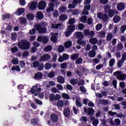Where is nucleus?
I'll list each match as a JSON object with an SVG mask.
<instances>
[{
    "mask_svg": "<svg viewBox=\"0 0 126 126\" xmlns=\"http://www.w3.org/2000/svg\"><path fill=\"white\" fill-rule=\"evenodd\" d=\"M114 64H115V59H112L109 61V66L113 67Z\"/></svg>",
    "mask_w": 126,
    "mask_h": 126,
    "instance_id": "obj_49",
    "label": "nucleus"
},
{
    "mask_svg": "<svg viewBox=\"0 0 126 126\" xmlns=\"http://www.w3.org/2000/svg\"><path fill=\"white\" fill-rule=\"evenodd\" d=\"M51 59V56L49 54H44L39 58V62H47Z\"/></svg>",
    "mask_w": 126,
    "mask_h": 126,
    "instance_id": "obj_8",
    "label": "nucleus"
},
{
    "mask_svg": "<svg viewBox=\"0 0 126 126\" xmlns=\"http://www.w3.org/2000/svg\"><path fill=\"white\" fill-rule=\"evenodd\" d=\"M102 20H103V21H107V19H109V17H108V15L107 14H104L102 17H101Z\"/></svg>",
    "mask_w": 126,
    "mask_h": 126,
    "instance_id": "obj_58",
    "label": "nucleus"
},
{
    "mask_svg": "<svg viewBox=\"0 0 126 126\" xmlns=\"http://www.w3.org/2000/svg\"><path fill=\"white\" fill-rule=\"evenodd\" d=\"M115 123V126H120V125H121V120H120V119H116L114 120Z\"/></svg>",
    "mask_w": 126,
    "mask_h": 126,
    "instance_id": "obj_61",
    "label": "nucleus"
},
{
    "mask_svg": "<svg viewBox=\"0 0 126 126\" xmlns=\"http://www.w3.org/2000/svg\"><path fill=\"white\" fill-rule=\"evenodd\" d=\"M37 69L38 70H39V71H42L43 69H44V64L40 63L38 65V66H37Z\"/></svg>",
    "mask_w": 126,
    "mask_h": 126,
    "instance_id": "obj_45",
    "label": "nucleus"
},
{
    "mask_svg": "<svg viewBox=\"0 0 126 126\" xmlns=\"http://www.w3.org/2000/svg\"><path fill=\"white\" fill-rule=\"evenodd\" d=\"M83 39H79L77 40V43L78 45H80L81 46H82V47H84L85 45L86 44V41L85 40H82Z\"/></svg>",
    "mask_w": 126,
    "mask_h": 126,
    "instance_id": "obj_19",
    "label": "nucleus"
},
{
    "mask_svg": "<svg viewBox=\"0 0 126 126\" xmlns=\"http://www.w3.org/2000/svg\"><path fill=\"white\" fill-rule=\"evenodd\" d=\"M98 42V40H97L95 38H92L90 39V43L91 44H93V45H95V44H97Z\"/></svg>",
    "mask_w": 126,
    "mask_h": 126,
    "instance_id": "obj_33",
    "label": "nucleus"
},
{
    "mask_svg": "<svg viewBox=\"0 0 126 126\" xmlns=\"http://www.w3.org/2000/svg\"><path fill=\"white\" fill-rule=\"evenodd\" d=\"M31 43L26 39L22 40L18 43V47L20 50L23 51H26V50H29L30 49V46Z\"/></svg>",
    "mask_w": 126,
    "mask_h": 126,
    "instance_id": "obj_1",
    "label": "nucleus"
},
{
    "mask_svg": "<svg viewBox=\"0 0 126 126\" xmlns=\"http://www.w3.org/2000/svg\"><path fill=\"white\" fill-rule=\"evenodd\" d=\"M61 99V95L56 94H51L49 96V100L53 102V101H56L57 100H60Z\"/></svg>",
    "mask_w": 126,
    "mask_h": 126,
    "instance_id": "obj_5",
    "label": "nucleus"
},
{
    "mask_svg": "<svg viewBox=\"0 0 126 126\" xmlns=\"http://www.w3.org/2000/svg\"><path fill=\"white\" fill-rule=\"evenodd\" d=\"M34 78L36 80H40V79H42L43 78V74L41 72H37L35 73Z\"/></svg>",
    "mask_w": 126,
    "mask_h": 126,
    "instance_id": "obj_13",
    "label": "nucleus"
},
{
    "mask_svg": "<svg viewBox=\"0 0 126 126\" xmlns=\"http://www.w3.org/2000/svg\"><path fill=\"white\" fill-rule=\"evenodd\" d=\"M20 23L22 24V25H26L27 22L26 19H22L20 20Z\"/></svg>",
    "mask_w": 126,
    "mask_h": 126,
    "instance_id": "obj_63",
    "label": "nucleus"
},
{
    "mask_svg": "<svg viewBox=\"0 0 126 126\" xmlns=\"http://www.w3.org/2000/svg\"><path fill=\"white\" fill-rule=\"evenodd\" d=\"M37 40L39 43L42 42L43 44H47L49 42V38L46 36H39L37 38Z\"/></svg>",
    "mask_w": 126,
    "mask_h": 126,
    "instance_id": "obj_4",
    "label": "nucleus"
},
{
    "mask_svg": "<svg viewBox=\"0 0 126 126\" xmlns=\"http://www.w3.org/2000/svg\"><path fill=\"white\" fill-rule=\"evenodd\" d=\"M56 85V83L55 82L53 81H51L49 82V85H47V88H50V86H55Z\"/></svg>",
    "mask_w": 126,
    "mask_h": 126,
    "instance_id": "obj_52",
    "label": "nucleus"
},
{
    "mask_svg": "<svg viewBox=\"0 0 126 126\" xmlns=\"http://www.w3.org/2000/svg\"><path fill=\"white\" fill-rule=\"evenodd\" d=\"M51 41L53 42V43H56L57 41H58V33H54L51 37Z\"/></svg>",
    "mask_w": 126,
    "mask_h": 126,
    "instance_id": "obj_18",
    "label": "nucleus"
},
{
    "mask_svg": "<svg viewBox=\"0 0 126 126\" xmlns=\"http://www.w3.org/2000/svg\"><path fill=\"white\" fill-rule=\"evenodd\" d=\"M58 51L59 53H63V51H64V48L63 47V45H60L59 46Z\"/></svg>",
    "mask_w": 126,
    "mask_h": 126,
    "instance_id": "obj_44",
    "label": "nucleus"
},
{
    "mask_svg": "<svg viewBox=\"0 0 126 126\" xmlns=\"http://www.w3.org/2000/svg\"><path fill=\"white\" fill-rule=\"evenodd\" d=\"M88 115H89V116L94 115V110L93 108L90 107L88 108Z\"/></svg>",
    "mask_w": 126,
    "mask_h": 126,
    "instance_id": "obj_31",
    "label": "nucleus"
},
{
    "mask_svg": "<svg viewBox=\"0 0 126 126\" xmlns=\"http://www.w3.org/2000/svg\"><path fill=\"white\" fill-rule=\"evenodd\" d=\"M40 64V63L38 61H35L33 63V66L34 68H36V67H37L38 65Z\"/></svg>",
    "mask_w": 126,
    "mask_h": 126,
    "instance_id": "obj_62",
    "label": "nucleus"
},
{
    "mask_svg": "<svg viewBox=\"0 0 126 126\" xmlns=\"http://www.w3.org/2000/svg\"><path fill=\"white\" fill-rule=\"evenodd\" d=\"M60 21H64L67 19V15L66 14H62L59 16Z\"/></svg>",
    "mask_w": 126,
    "mask_h": 126,
    "instance_id": "obj_21",
    "label": "nucleus"
},
{
    "mask_svg": "<svg viewBox=\"0 0 126 126\" xmlns=\"http://www.w3.org/2000/svg\"><path fill=\"white\" fill-rule=\"evenodd\" d=\"M74 23H75V19L71 18L68 21V24L70 25H74Z\"/></svg>",
    "mask_w": 126,
    "mask_h": 126,
    "instance_id": "obj_40",
    "label": "nucleus"
},
{
    "mask_svg": "<svg viewBox=\"0 0 126 126\" xmlns=\"http://www.w3.org/2000/svg\"><path fill=\"white\" fill-rule=\"evenodd\" d=\"M104 11L106 13H108V11L111 10V5L109 4H106L105 6H104Z\"/></svg>",
    "mask_w": 126,
    "mask_h": 126,
    "instance_id": "obj_29",
    "label": "nucleus"
},
{
    "mask_svg": "<svg viewBox=\"0 0 126 126\" xmlns=\"http://www.w3.org/2000/svg\"><path fill=\"white\" fill-rule=\"evenodd\" d=\"M47 2L44 0L40 1L38 4V8L39 10H44L46 8Z\"/></svg>",
    "mask_w": 126,
    "mask_h": 126,
    "instance_id": "obj_6",
    "label": "nucleus"
},
{
    "mask_svg": "<svg viewBox=\"0 0 126 126\" xmlns=\"http://www.w3.org/2000/svg\"><path fill=\"white\" fill-rule=\"evenodd\" d=\"M55 75L56 72H55L54 71L49 72L48 74V76L49 77V78H53V77H55Z\"/></svg>",
    "mask_w": 126,
    "mask_h": 126,
    "instance_id": "obj_37",
    "label": "nucleus"
},
{
    "mask_svg": "<svg viewBox=\"0 0 126 126\" xmlns=\"http://www.w3.org/2000/svg\"><path fill=\"white\" fill-rule=\"evenodd\" d=\"M100 103H101L103 105H108L109 104V102L108 101L104 99H100L99 100Z\"/></svg>",
    "mask_w": 126,
    "mask_h": 126,
    "instance_id": "obj_55",
    "label": "nucleus"
},
{
    "mask_svg": "<svg viewBox=\"0 0 126 126\" xmlns=\"http://www.w3.org/2000/svg\"><path fill=\"white\" fill-rule=\"evenodd\" d=\"M125 6L124 3H120L117 5V9L118 10H124L125 9Z\"/></svg>",
    "mask_w": 126,
    "mask_h": 126,
    "instance_id": "obj_24",
    "label": "nucleus"
},
{
    "mask_svg": "<svg viewBox=\"0 0 126 126\" xmlns=\"http://www.w3.org/2000/svg\"><path fill=\"white\" fill-rule=\"evenodd\" d=\"M27 18L28 20H33L34 19V14L29 13L27 15Z\"/></svg>",
    "mask_w": 126,
    "mask_h": 126,
    "instance_id": "obj_35",
    "label": "nucleus"
},
{
    "mask_svg": "<svg viewBox=\"0 0 126 126\" xmlns=\"http://www.w3.org/2000/svg\"><path fill=\"white\" fill-rule=\"evenodd\" d=\"M44 67L45 69L49 70L52 67V64L50 63H46L44 65Z\"/></svg>",
    "mask_w": 126,
    "mask_h": 126,
    "instance_id": "obj_42",
    "label": "nucleus"
},
{
    "mask_svg": "<svg viewBox=\"0 0 126 126\" xmlns=\"http://www.w3.org/2000/svg\"><path fill=\"white\" fill-rule=\"evenodd\" d=\"M126 30V25H124L121 26V29H120V32L121 33H125V31Z\"/></svg>",
    "mask_w": 126,
    "mask_h": 126,
    "instance_id": "obj_53",
    "label": "nucleus"
},
{
    "mask_svg": "<svg viewBox=\"0 0 126 126\" xmlns=\"http://www.w3.org/2000/svg\"><path fill=\"white\" fill-rule=\"evenodd\" d=\"M11 63L13 64H18L19 61L17 59H13L11 61Z\"/></svg>",
    "mask_w": 126,
    "mask_h": 126,
    "instance_id": "obj_51",
    "label": "nucleus"
},
{
    "mask_svg": "<svg viewBox=\"0 0 126 126\" xmlns=\"http://www.w3.org/2000/svg\"><path fill=\"white\" fill-rule=\"evenodd\" d=\"M113 75L114 76H118V78H120V79H125L126 78V74H121V72L118 71L116 72H114L113 73Z\"/></svg>",
    "mask_w": 126,
    "mask_h": 126,
    "instance_id": "obj_10",
    "label": "nucleus"
},
{
    "mask_svg": "<svg viewBox=\"0 0 126 126\" xmlns=\"http://www.w3.org/2000/svg\"><path fill=\"white\" fill-rule=\"evenodd\" d=\"M113 21L114 23H119L121 21V17L119 16L116 15L113 17Z\"/></svg>",
    "mask_w": 126,
    "mask_h": 126,
    "instance_id": "obj_22",
    "label": "nucleus"
},
{
    "mask_svg": "<svg viewBox=\"0 0 126 126\" xmlns=\"http://www.w3.org/2000/svg\"><path fill=\"white\" fill-rule=\"evenodd\" d=\"M50 118L52 123H57L59 121V116L57 114H52L50 115Z\"/></svg>",
    "mask_w": 126,
    "mask_h": 126,
    "instance_id": "obj_12",
    "label": "nucleus"
},
{
    "mask_svg": "<svg viewBox=\"0 0 126 126\" xmlns=\"http://www.w3.org/2000/svg\"><path fill=\"white\" fill-rule=\"evenodd\" d=\"M38 122H39L38 119L33 118L31 120V123L32 126H37L38 125Z\"/></svg>",
    "mask_w": 126,
    "mask_h": 126,
    "instance_id": "obj_26",
    "label": "nucleus"
},
{
    "mask_svg": "<svg viewBox=\"0 0 126 126\" xmlns=\"http://www.w3.org/2000/svg\"><path fill=\"white\" fill-rule=\"evenodd\" d=\"M84 34L85 36H90L92 37L95 35V32L93 31H89V29L84 30Z\"/></svg>",
    "mask_w": 126,
    "mask_h": 126,
    "instance_id": "obj_9",
    "label": "nucleus"
},
{
    "mask_svg": "<svg viewBox=\"0 0 126 126\" xmlns=\"http://www.w3.org/2000/svg\"><path fill=\"white\" fill-rule=\"evenodd\" d=\"M68 31L73 33L74 32V30H75V26L70 25L67 26Z\"/></svg>",
    "mask_w": 126,
    "mask_h": 126,
    "instance_id": "obj_23",
    "label": "nucleus"
},
{
    "mask_svg": "<svg viewBox=\"0 0 126 126\" xmlns=\"http://www.w3.org/2000/svg\"><path fill=\"white\" fill-rule=\"evenodd\" d=\"M2 20H5V19H9L10 18V14H5L2 15Z\"/></svg>",
    "mask_w": 126,
    "mask_h": 126,
    "instance_id": "obj_34",
    "label": "nucleus"
},
{
    "mask_svg": "<svg viewBox=\"0 0 126 126\" xmlns=\"http://www.w3.org/2000/svg\"><path fill=\"white\" fill-rule=\"evenodd\" d=\"M63 115L66 118L70 116V109L68 107H65L63 111Z\"/></svg>",
    "mask_w": 126,
    "mask_h": 126,
    "instance_id": "obj_11",
    "label": "nucleus"
},
{
    "mask_svg": "<svg viewBox=\"0 0 126 126\" xmlns=\"http://www.w3.org/2000/svg\"><path fill=\"white\" fill-rule=\"evenodd\" d=\"M62 25V24H52L51 28H53V29H59V27Z\"/></svg>",
    "mask_w": 126,
    "mask_h": 126,
    "instance_id": "obj_36",
    "label": "nucleus"
},
{
    "mask_svg": "<svg viewBox=\"0 0 126 126\" xmlns=\"http://www.w3.org/2000/svg\"><path fill=\"white\" fill-rule=\"evenodd\" d=\"M79 57V55L78 54H74L71 56V59L73 61H75Z\"/></svg>",
    "mask_w": 126,
    "mask_h": 126,
    "instance_id": "obj_39",
    "label": "nucleus"
},
{
    "mask_svg": "<svg viewBox=\"0 0 126 126\" xmlns=\"http://www.w3.org/2000/svg\"><path fill=\"white\" fill-rule=\"evenodd\" d=\"M117 48L118 50H119V51H121L122 50H123V48H124L123 43H118L117 45Z\"/></svg>",
    "mask_w": 126,
    "mask_h": 126,
    "instance_id": "obj_60",
    "label": "nucleus"
},
{
    "mask_svg": "<svg viewBox=\"0 0 126 126\" xmlns=\"http://www.w3.org/2000/svg\"><path fill=\"white\" fill-rule=\"evenodd\" d=\"M125 62L123 61V60H120L118 62L117 65L119 67L121 68L122 66H123V63H124Z\"/></svg>",
    "mask_w": 126,
    "mask_h": 126,
    "instance_id": "obj_59",
    "label": "nucleus"
},
{
    "mask_svg": "<svg viewBox=\"0 0 126 126\" xmlns=\"http://www.w3.org/2000/svg\"><path fill=\"white\" fill-rule=\"evenodd\" d=\"M37 6L38 3L35 1H32L29 3V7L30 10H35V9H37Z\"/></svg>",
    "mask_w": 126,
    "mask_h": 126,
    "instance_id": "obj_7",
    "label": "nucleus"
},
{
    "mask_svg": "<svg viewBox=\"0 0 126 126\" xmlns=\"http://www.w3.org/2000/svg\"><path fill=\"white\" fill-rule=\"evenodd\" d=\"M11 35L12 36L11 40H15V39H16V38H17V34H16V32L11 33Z\"/></svg>",
    "mask_w": 126,
    "mask_h": 126,
    "instance_id": "obj_56",
    "label": "nucleus"
},
{
    "mask_svg": "<svg viewBox=\"0 0 126 126\" xmlns=\"http://www.w3.org/2000/svg\"><path fill=\"white\" fill-rule=\"evenodd\" d=\"M80 22H83V23H86V21L87 20V16H82L79 19Z\"/></svg>",
    "mask_w": 126,
    "mask_h": 126,
    "instance_id": "obj_30",
    "label": "nucleus"
},
{
    "mask_svg": "<svg viewBox=\"0 0 126 126\" xmlns=\"http://www.w3.org/2000/svg\"><path fill=\"white\" fill-rule=\"evenodd\" d=\"M62 97L64 99H69V95H68L66 94H64V93L63 94H62Z\"/></svg>",
    "mask_w": 126,
    "mask_h": 126,
    "instance_id": "obj_64",
    "label": "nucleus"
},
{
    "mask_svg": "<svg viewBox=\"0 0 126 126\" xmlns=\"http://www.w3.org/2000/svg\"><path fill=\"white\" fill-rule=\"evenodd\" d=\"M57 105L59 108H63V105H64V103L63 102V101L59 100L57 102Z\"/></svg>",
    "mask_w": 126,
    "mask_h": 126,
    "instance_id": "obj_27",
    "label": "nucleus"
},
{
    "mask_svg": "<svg viewBox=\"0 0 126 126\" xmlns=\"http://www.w3.org/2000/svg\"><path fill=\"white\" fill-rule=\"evenodd\" d=\"M53 49V47H52L51 46L48 45L45 47L44 49V52H50V51H52V49Z\"/></svg>",
    "mask_w": 126,
    "mask_h": 126,
    "instance_id": "obj_38",
    "label": "nucleus"
},
{
    "mask_svg": "<svg viewBox=\"0 0 126 126\" xmlns=\"http://www.w3.org/2000/svg\"><path fill=\"white\" fill-rule=\"evenodd\" d=\"M34 28L36 31H38L39 34H43L47 32V29L45 27L42 28L39 23L35 24Z\"/></svg>",
    "mask_w": 126,
    "mask_h": 126,
    "instance_id": "obj_2",
    "label": "nucleus"
},
{
    "mask_svg": "<svg viewBox=\"0 0 126 126\" xmlns=\"http://www.w3.org/2000/svg\"><path fill=\"white\" fill-rule=\"evenodd\" d=\"M11 70H12V71H14V70H16L17 71H20V67H19V66H18V65H17L16 67L13 66L11 68Z\"/></svg>",
    "mask_w": 126,
    "mask_h": 126,
    "instance_id": "obj_47",
    "label": "nucleus"
},
{
    "mask_svg": "<svg viewBox=\"0 0 126 126\" xmlns=\"http://www.w3.org/2000/svg\"><path fill=\"white\" fill-rule=\"evenodd\" d=\"M89 56L91 57V58H94V57L96 56V53L94 51H91L89 53Z\"/></svg>",
    "mask_w": 126,
    "mask_h": 126,
    "instance_id": "obj_41",
    "label": "nucleus"
},
{
    "mask_svg": "<svg viewBox=\"0 0 126 126\" xmlns=\"http://www.w3.org/2000/svg\"><path fill=\"white\" fill-rule=\"evenodd\" d=\"M84 27H85V26L83 24L79 23L78 25V28L79 30H81V31L83 30V29H84Z\"/></svg>",
    "mask_w": 126,
    "mask_h": 126,
    "instance_id": "obj_48",
    "label": "nucleus"
},
{
    "mask_svg": "<svg viewBox=\"0 0 126 126\" xmlns=\"http://www.w3.org/2000/svg\"><path fill=\"white\" fill-rule=\"evenodd\" d=\"M91 121H93V126H98V124H99V120H98V119H95V117L92 116L91 118Z\"/></svg>",
    "mask_w": 126,
    "mask_h": 126,
    "instance_id": "obj_20",
    "label": "nucleus"
},
{
    "mask_svg": "<svg viewBox=\"0 0 126 126\" xmlns=\"http://www.w3.org/2000/svg\"><path fill=\"white\" fill-rule=\"evenodd\" d=\"M87 22L88 25H91L93 24V19L92 18H88Z\"/></svg>",
    "mask_w": 126,
    "mask_h": 126,
    "instance_id": "obj_54",
    "label": "nucleus"
},
{
    "mask_svg": "<svg viewBox=\"0 0 126 126\" xmlns=\"http://www.w3.org/2000/svg\"><path fill=\"white\" fill-rule=\"evenodd\" d=\"M82 62H83V59L81 58H79L76 60V63L77 64H81V63H82Z\"/></svg>",
    "mask_w": 126,
    "mask_h": 126,
    "instance_id": "obj_46",
    "label": "nucleus"
},
{
    "mask_svg": "<svg viewBox=\"0 0 126 126\" xmlns=\"http://www.w3.org/2000/svg\"><path fill=\"white\" fill-rule=\"evenodd\" d=\"M108 13L109 17L112 18L115 14H118L119 12L117 10L111 9L108 12Z\"/></svg>",
    "mask_w": 126,
    "mask_h": 126,
    "instance_id": "obj_16",
    "label": "nucleus"
},
{
    "mask_svg": "<svg viewBox=\"0 0 126 126\" xmlns=\"http://www.w3.org/2000/svg\"><path fill=\"white\" fill-rule=\"evenodd\" d=\"M75 38H77L78 39H83V33L80 32H77L74 33Z\"/></svg>",
    "mask_w": 126,
    "mask_h": 126,
    "instance_id": "obj_17",
    "label": "nucleus"
},
{
    "mask_svg": "<svg viewBox=\"0 0 126 126\" xmlns=\"http://www.w3.org/2000/svg\"><path fill=\"white\" fill-rule=\"evenodd\" d=\"M106 39L108 41H111V40H112V39H113V34H112V33L109 32L107 36H106Z\"/></svg>",
    "mask_w": 126,
    "mask_h": 126,
    "instance_id": "obj_43",
    "label": "nucleus"
},
{
    "mask_svg": "<svg viewBox=\"0 0 126 126\" xmlns=\"http://www.w3.org/2000/svg\"><path fill=\"white\" fill-rule=\"evenodd\" d=\"M35 18L37 20H42L43 18H44V14L41 11H38L36 13V15L35 16Z\"/></svg>",
    "mask_w": 126,
    "mask_h": 126,
    "instance_id": "obj_14",
    "label": "nucleus"
},
{
    "mask_svg": "<svg viewBox=\"0 0 126 126\" xmlns=\"http://www.w3.org/2000/svg\"><path fill=\"white\" fill-rule=\"evenodd\" d=\"M57 81L60 84H63L65 82V79L62 75H59L57 77Z\"/></svg>",
    "mask_w": 126,
    "mask_h": 126,
    "instance_id": "obj_15",
    "label": "nucleus"
},
{
    "mask_svg": "<svg viewBox=\"0 0 126 126\" xmlns=\"http://www.w3.org/2000/svg\"><path fill=\"white\" fill-rule=\"evenodd\" d=\"M63 57V59L64 61H67L68 59H69V56L66 54H63L62 56Z\"/></svg>",
    "mask_w": 126,
    "mask_h": 126,
    "instance_id": "obj_57",
    "label": "nucleus"
},
{
    "mask_svg": "<svg viewBox=\"0 0 126 126\" xmlns=\"http://www.w3.org/2000/svg\"><path fill=\"white\" fill-rule=\"evenodd\" d=\"M41 92V89L40 88H38L37 85L33 86L31 89V93L32 94H34V96H38Z\"/></svg>",
    "mask_w": 126,
    "mask_h": 126,
    "instance_id": "obj_3",
    "label": "nucleus"
},
{
    "mask_svg": "<svg viewBox=\"0 0 126 126\" xmlns=\"http://www.w3.org/2000/svg\"><path fill=\"white\" fill-rule=\"evenodd\" d=\"M72 46V42L71 41H67L64 44V46L66 49H69Z\"/></svg>",
    "mask_w": 126,
    "mask_h": 126,
    "instance_id": "obj_25",
    "label": "nucleus"
},
{
    "mask_svg": "<svg viewBox=\"0 0 126 126\" xmlns=\"http://www.w3.org/2000/svg\"><path fill=\"white\" fill-rule=\"evenodd\" d=\"M18 15H22V14L25 12V9L23 8H20L18 9Z\"/></svg>",
    "mask_w": 126,
    "mask_h": 126,
    "instance_id": "obj_32",
    "label": "nucleus"
},
{
    "mask_svg": "<svg viewBox=\"0 0 126 126\" xmlns=\"http://www.w3.org/2000/svg\"><path fill=\"white\" fill-rule=\"evenodd\" d=\"M70 83H71L72 85H75V84H77V83H78V80L77 79H71L70 80Z\"/></svg>",
    "mask_w": 126,
    "mask_h": 126,
    "instance_id": "obj_28",
    "label": "nucleus"
},
{
    "mask_svg": "<svg viewBox=\"0 0 126 126\" xmlns=\"http://www.w3.org/2000/svg\"><path fill=\"white\" fill-rule=\"evenodd\" d=\"M11 51L13 54H14V53L18 52V48L16 46H15L14 47H13L11 49Z\"/></svg>",
    "mask_w": 126,
    "mask_h": 126,
    "instance_id": "obj_50",
    "label": "nucleus"
}]
</instances>
